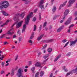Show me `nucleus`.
<instances>
[{
	"label": "nucleus",
	"instance_id": "obj_31",
	"mask_svg": "<svg viewBox=\"0 0 77 77\" xmlns=\"http://www.w3.org/2000/svg\"><path fill=\"white\" fill-rule=\"evenodd\" d=\"M48 56H49V54H46V56H44L43 57V58L44 59H47V58Z\"/></svg>",
	"mask_w": 77,
	"mask_h": 77
},
{
	"label": "nucleus",
	"instance_id": "obj_16",
	"mask_svg": "<svg viewBox=\"0 0 77 77\" xmlns=\"http://www.w3.org/2000/svg\"><path fill=\"white\" fill-rule=\"evenodd\" d=\"M26 29V25L24 24L23 27V29H22V33H24V32H25Z\"/></svg>",
	"mask_w": 77,
	"mask_h": 77
},
{
	"label": "nucleus",
	"instance_id": "obj_56",
	"mask_svg": "<svg viewBox=\"0 0 77 77\" xmlns=\"http://www.w3.org/2000/svg\"><path fill=\"white\" fill-rule=\"evenodd\" d=\"M45 31H47V30H48V28L47 27H46L45 29Z\"/></svg>",
	"mask_w": 77,
	"mask_h": 77
},
{
	"label": "nucleus",
	"instance_id": "obj_28",
	"mask_svg": "<svg viewBox=\"0 0 77 77\" xmlns=\"http://www.w3.org/2000/svg\"><path fill=\"white\" fill-rule=\"evenodd\" d=\"M39 72H38L35 74V77H39Z\"/></svg>",
	"mask_w": 77,
	"mask_h": 77
},
{
	"label": "nucleus",
	"instance_id": "obj_19",
	"mask_svg": "<svg viewBox=\"0 0 77 77\" xmlns=\"http://www.w3.org/2000/svg\"><path fill=\"white\" fill-rule=\"evenodd\" d=\"M63 26H61L57 30V32H60L62 30V29H63Z\"/></svg>",
	"mask_w": 77,
	"mask_h": 77
},
{
	"label": "nucleus",
	"instance_id": "obj_53",
	"mask_svg": "<svg viewBox=\"0 0 77 77\" xmlns=\"http://www.w3.org/2000/svg\"><path fill=\"white\" fill-rule=\"evenodd\" d=\"M75 15H76V16H77V11H75Z\"/></svg>",
	"mask_w": 77,
	"mask_h": 77
},
{
	"label": "nucleus",
	"instance_id": "obj_15",
	"mask_svg": "<svg viewBox=\"0 0 77 77\" xmlns=\"http://www.w3.org/2000/svg\"><path fill=\"white\" fill-rule=\"evenodd\" d=\"M4 2H2L0 3V9H3L4 8Z\"/></svg>",
	"mask_w": 77,
	"mask_h": 77
},
{
	"label": "nucleus",
	"instance_id": "obj_61",
	"mask_svg": "<svg viewBox=\"0 0 77 77\" xmlns=\"http://www.w3.org/2000/svg\"><path fill=\"white\" fill-rule=\"evenodd\" d=\"M3 24V22L2 21H0V25H1V24Z\"/></svg>",
	"mask_w": 77,
	"mask_h": 77
},
{
	"label": "nucleus",
	"instance_id": "obj_24",
	"mask_svg": "<svg viewBox=\"0 0 77 77\" xmlns=\"http://www.w3.org/2000/svg\"><path fill=\"white\" fill-rule=\"evenodd\" d=\"M66 67L65 66H63V69H64V71L65 72H67L68 71V69H66Z\"/></svg>",
	"mask_w": 77,
	"mask_h": 77
},
{
	"label": "nucleus",
	"instance_id": "obj_43",
	"mask_svg": "<svg viewBox=\"0 0 77 77\" xmlns=\"http://www.w3.org/2000/svg\"><path fill=\"white\" fill-rule=\"evenodd\" d=\"M1 64L2 65V67H3L5 65V62H2Z\"/></svg>",
	"mask_w": 77,
	"mask_h": 77
},
{
	"label": "nucleus",
	"instance_id": "obj_6",
	"mask_svg": "<svg viewBox=\"0 0 77 77\" xmlns=\"http://www.w3.org/2000/svg\"><path fill=\"white\" fill-rule=\"evenodd\" d=\"M53 41H54L53 39H50L49 40H42V42L43 43H45V42H46V43H49L50 42H53Z\"/></svg>",
	"mask_w": 77,
	"mask_h": 77
},
{
	"label": "nucleus",
	"instance_id": "obj_49",
	"mask_svg": "<svg viewBox=\"0 0 77 77\" xmlns=\"http://www.w3.org/2000/svg\"><path fill=\"white\" fill-rule=\"evenodd\" d=\"M51 29H52V26H51V25H50V26L49 29L50 30H51Z\"/></svg>",
	"mask_w": 77,
	"mask_h": 77
},
{
	"label": "nucleus",
	"instance_id": "obj_22",
	"mask_svg": "<svg viewBox=\"0 0 77 77\" xmlns=\"http://www.w3.org/2000/svg\"><path fill=\"white\" fill-rule=\"evenodd\" d=\"M2 12L3 14V15L5 16H7L8 15V14L6 13V12L4 11H2Z\"/></svg>",
	"mask_w": 77,
	"mask_h": 77
},
{
	"label": "nucleus",
	"instance_id": "obj_48",
	"mask_svg": "<svg viewBox=\"0 0 77 77\" xmlns=\"http://www.w3.org/2000/svg\"><path fill=\"white\" fill-rule=\"evenodd\" d=\"M53 73H51L49 77H53Z\"/></svg>",
	"mask_w": 77,
	"mask_h": 77
},
{
	"label": "nucleus",
	"instance_id": "obj_17",
	"mask_svg": "<svg viewBox=\"0 0 77 77\" xmlns=\"http://www.w3.org/2000/svg\"><path fill=\"white\" fill-rule=\"evenodd\" d=\"M9 20H8L6 21L5 23L3 24L0 26L1 27H4V26H5V25H7V24H8V23H9Z\"/></svg>",
	"mask_w": 77,
	"mask_h": 77
},
{
	"label": "nucleus",
	"instance_id": "obj_54",
	"mask_svg": "<svg viewBox=\"0 0 77 77\" xmlns=\"http://www.w3.org/2000/svg\"><path fill=\"white\" fill-rule=\"evenodd\" d=\"M35 34V32H33L32 33V34L31 35L32 36H34V35Z\"/></svg>",
	"mask_w": 77,
	"mask_h": 77
},
{
	"label": "nucleus",
	"instance_id": "obj_36",
	"mask_svg": "<svg viewBox=\"0 0 77 77\" xmlns=\"http://www.w3.org/2000/svg\"><path fill=\"white\" fill-rule=\"evenodd\" d=\"M47 45L46 44L45 45L44 47L42 48V50H43V49H44V48H45L46 47H47Z\"/></svg>",
	"mask_w": 77,
	"mask_h": 77
},
{
	"label": "nucleus",
	"instance_id": "obj_60",
	"mask_svg": "<svg viewBox=\"0 0 77 77\" xmlns=\"http://www.w3.org/2000/svg\"><path fill=\"white\" fill-rule=\"evenodd\" d=\"M17 38V36H16V35H15L13 36V38Z\"/></svg>",
	"mask_w": 77,
	"mask_h": 77
},
{
	"label": "nucleus",
	"instance_id": "obj_35",
	"mask_svg": "<svg viewBox=\"0 0 77 77\" xmlns=\"http://www.w3.org/2000/svg\"><path fill=\"white\" fill-rule=\"evenodd\" d=\"M67 41V40L66 39H64L62 41V42L63 43H65Z\"/></svg>",
	"mask_w": 77,
	"mask_h": 77
},
{
	"label": "nucleus",
	"instance_id": "obj_42",
	"mask_svg": "<svg viewBox=\"0 0 77 77\" xmlns=\"http://www.w3.org/2000/svg\"><path fill=\"white\" fill-rule=\"evenodd\" d=\"M21 38H22L21 37H20L19 38V42H20L21 40Z\"/></svg>",
	"mask_w": 77,
	"mask_h": 77
},
{
	"label": "nucleus",
	"instance_id": "obj_34",
	"mask_svg": "<svg viewBox=\"0 0 77 77\" xmlns=\"http://www.w3.org/2000/svg\"><path fill=\"white\" fill-rule=\"evenodd\" d=\"M39 20H41V18H41V13H39Z\"/></svg>",
	"mask_w": 77,
	"mask_h": 77
},
{
	"label": "nucleus",
	"instance_id": "obj_40",
	"mask_svg": "<svg viewBox=\"0 0 77 77\" xmlns=\"http://www.w3.org/2000/svg\"><path fill=\"white\" fill-rule=\"evenodd\" d=\"M71 53L70 52H69L67 53V54H66V56H69L70 55H71Z\"/></svg>",
	"mask_w": 77,
	"mask_h": 77
},
{
	"label": "nucleus",
	"instance_id": "obj_46",
	"mask_svg": "<svg viewBox=\"0 0 77 77\" xmlns=\"http://www.w3.org/2000/svg\"><path fill=\"white\" fill-rule=\"evenodd\" d=\"M73 26H74V25L73 24H71L69 26V28H71V27H73Z\"/></svg>",
	"mask_w": 77,
	"mask_h": 77
},
{
	"label": "nucleus",
	"instance_id": "obj_55",
	"mask_svg": "<svg viewBox=\"0 0 77 77\" xmlns=\"http://www.w3.org/2000/svg\"><path fill=\"white\" fill-rule=\"evenodd\" d=\"M56 16H55L54 17L53 20H56Z\"/></svg>",
	"mask_w": 77,
	"mask_h": 77
},
{
	"label": "nucleus",
	"instance_id": "obj_13",
	"mask_svg": "<svg viewBox=\"0 0 77 77\" xmlns=\"http://www.w3.org/2000/svg\"><path fill=\"white\" fill-rule=\"evenodd\" d=\"M35 66H38V67H39L40 68H42V67L41 66V63L37 62L35 64Z\"/></svg>",
	"mask_w": 77,
	"mask_h": 77
},
{
	"label": "nucleus",
	"instance_id": "obj_50",
	"mask_svg": "<svg viewBox=\"0 0 77 77\" xmlns=\"http://www.w3.org/2000/svg\"><path fill=\"white\" fill-rule=\"evenodd\" d=\"M5 73V71H1V74H4Z\"/></svg>",
	"mask_w": 77,
	"mask_h": 77
},
{
	"label": "nucleus",
	"instance_id": "obj_26",
	"mask_svg": "<svg viewBox=\"0 0 77 77\" xmlns=\"http://www.w3.org/2000/svg\"><path fill=\"white\" fill-rule=\"evenodd\" d=\"M56 7L55 6H54L52 9V11L53 12H56Z\"/></svg>",
	"mask_w": 77,
	"mask_h": 77
},
{
	"label": "nucleus",
	"instance_id": "obj_7",
	"mask_svg": "<svg viewBox=\"0 0 77 77\" xmlns=\"http://www.w3.org/2000/svg\"><path fill=\"white\" fill-rule=\"evenodd\" d=\"M4 2V5H3L4 8H7L9 6V2L7 1H4L2 3Z\"/></svg>",
	"mask_w": 77,
	"mask_h": 77
},
{
	"label": "nucleus",
	"instance_id": "obj_11",
	"mask_svg": "<svg viewBox=\"0 0 77 77\" xmlns=\"http://www.w3.org/2000/svg\"><path fill=\"white\" fill-rule=\"evenodd\" d=\"M73 72H74L75 74H77V67L75 69L72 70L71 71H70L69 72L70 73V74H72Z\"/></svg>",
	"mask_w": 77,
	"mask_h": 77
},
{
	"label": "nucleus",
	"instance_id": "obj_27",
	"mask_svg": "<svg viewBox=\"0 0 77 77\" xmlns=\"http://www.w3.org/2000/svg\"><path fill=\"white\" fill-rule=\"evenodd\" d=\"M52 51H53V49H52V48H49L48 49V52H51Z\"/></svg>",
	"mask_w": 77,
	"mask_h": 77
},
{
	"label": "nucleus",
	"instance_id": "obj_9",
	"mask_svg": "<svg viewBox=\"0 0 77 77\" xmlns=\"http://www.w3.org/2000/svg\"><path fill=\"white\" fill-rule=\"evenodd\" d=\"M14 33V30L13 28L12 29H10L9 31H8L7 32V35H12Z\"/></svg>",
	"mask_w": 77,
	"mask_h": 77
},
{
	"label": "nucleus",
	"instance_id": "obj_62",
	"mask_svg": "<svg viewBox=\"0 0 77 77\" xmlns=\"http://www.w3.org/2000/svg\"><path fill=\"white\" fill-rule=\"evenodd\" d=\"M70 73H69H69H67V75H70Z\"/></svg>",
	"mask_w": 77,
	"mask_h": 77
},
{
	"label": "nucleus",
	"instance_id": "obj_32",
	"mask_svg": "<svg viewBox=\"0 0 77 77\" xmlns=\"http://www.w3.org/2000/svg\"><path fill=\"white\" fill-rule=\"evenodd\" d=\"M36 25H35L34 26L33 31L35 32L36 31Z\"/></svg>",
	"mask_w": 77,
	"mask_h": 77
},
{
	"label": "nucleus",
	"instance_id": "obj_20",
	"mask_svg": "<svg viewBox=\"0 0 77 77\" xmlns=\"http://www.w3.org/2000/svg\"><path fill=\"white\" fill-rule=\"evenodd\" d=\"M61 56V55H59L58 57H57L55 59L54 61V62H56L59 58H60V57Z\"/></svg>",
	"mask_w": 77,
	"mask_h": 77
},
{
	"label": "nucleus",
	"instance_id": "obj_5",
	"mask_svg": "<svg viewBox=\"0 0 77 77\" xmlns=\"http://www.w3.org/2000/svg\"><path fill=\"white\" fill-rule=\"evenodd\" d=\"M71 19H72V17L68 18V20L65 22V24L66 26H67V25H68V24L71 23Z\"/></svg>",
	"mask_w": 77,
	"mask_h": 77
},
{
	"label": "nucleus",
	"instance_id": "obj_29",
	"mask_svg": "<svg viewBox=\"0 0 77 77\" xmlns=\"http://www.w3.org/2000/svg\"><path fill=\"white\" fill-rule=\"evenodd\" d=\"M42 25H40L39 27V29L38 30L39 32H41V29H42Z\"/></svg>",
	"mask_w": 77,
	"mask_h": 77
},
{
	"label": "nucleus",
	"instance_id": "obj_21",
	"mask_svg": "<svg viewBox=\"0 0 77 77\" xmlns=\"http://www.w3.org/2000/svg\"><path fill=\"white\" fill-rule=\"evenodd\" d=\"M25 15V14L22 13V14L20 15V17L21 18H23L24 17Z\"/></svg>",
	"mask_w": 77,
	"mask_h": 77
},
{
	"label": "nucleus",
	"instance_id": "obj_18",
	"mask_svg": "<svg viewBox=\"0 0 77 77\" xmlns=\"http://www.w3.org/2000/svg\"><path fill=\"white\" fill-rule=\"evenodd\" d=\"M43 36H44V34L41 35L40 36L38 37L37 38V40L38 41H40V40L42 38Z\"/></svg>",
	"mask_w": 77,
	"mask_h": 77
},
{
	"label": "nucleus",
	"instance_id": "obj_44",
	"mask_svg": "<svg viewBox=\"0 0 77 77\" xmlns=\"http://www.w3.org/2000/svg\"><path fill=\"white\" fill-rule=\"evenodd\" d=\"M20 29H19L17 31V33L20 35Z\"/></svg>",
	"mask_w": 77,
	"mask_h": 77
},
{
	"label": "nucleus",
	"instance_id": "obj_51",
	"mask_svg": "<svg viewBox=\"0 0 77 77\" xmlns=\"http://www.w3.org/2000/svg\"><path fill=\"white\" fill-rule=\"evenodd\" d=\"M33 37H34V36L31 35V36H30V38L31 39H32V38H33Z\"/></svg>",
	"mask_w": 77,
	"mask_h": 77
},
{
	"label": "nucleus",
	"instance_id": "obj_30",
	"mask_svg": "<svg viewBox=\"0 0 77 77\" xmlns=\"http://www.w3.org/2000/svg\"><path fill=\"white\" fill-rule=\"evenodd\" d=\"M47 60H48V59H46L45 60L43 61V64L44 65H45V63H46V62H47Z\"/></svg>",
	"mask_w": 77,
	"mask_h": 77
},
{
	"label": "nucleus",
	"instance_id": "obj_3",
	"mask_svg": "<svg viewBox=\"0 0 77 77\" xmlns=\"http://www.w3.org/2000/svg\"><path fill=\"white\" fill-rule=\"evenodd\" d=\"M19 14H16L14 18V20L17 21V22L19 20Z\"/></svg>",
	"mask_w": 77,
	"mask_h": 77
},
{
	"label": "nucleus",
	"instance_id": "obj_25",
	"mask_svg": "<svg viewBox=\"0 0 77 77\" xmlns=\"http://www.w3.org/2000/svg\"><path fill=\"white\" fill-rule=\"evenodd\" d=\"M14 72H15V70L13 69L11 72V75L12 76L14 75Z\"/></svg>",
	"mask_w": 77,
	"mask_h": 77
},
{
	"label": "nucleus",
	"instance_id": "obj_37",
	"mask_svg": "<svg viewBox=\"0 0 77 77\" xmlns=\"http://www.w3.org/2000/svg\"><path fill=\"white\" fill-rule=\"evenodd\" d=\"M47 22H45L44 23V24L43 25V27H45V26H46V25H47Z\"/></svg>",
	"mask_w": 77,
	"mask_h": 77
},
{
	"label": "nucleus",
	"instance_id": "obj_8",
	"mask_svg": "<svg viewBox=\"0 0 77 77\" xmlns=\"http://www.w3.org/2000/svg\"><path fill=\"white\" fill-rule=\"evenodd\" d=\"M44 2L42 1H40V4L39 5V6L40 7L41 9H44Z\"/></svg>",
	"mask_w": 77,
	"mask_h": 77
},
{
	"label": "nucleus",
	"instance_id": "obj_23",
	"mask_svg": "<svg viewBox=\"0 0 77 77\" xmlns=\"http://www.w3.org/2000/svg\"><path fill=\"white\" fill-rule=\"evenodd\" d=\"M40 74V77H42L44 74V72L43 71H41Z\"/></svg>",
	"mask_w": 77,
	"mask_h": 77
},
{
	"label": "nucleus",
	"instance_id": "obj_45",
	"mask_svg": "<svg viewBox=\"0 0 77 77\" xmlns=\"http://www.w3.org/2000/svg\"><path fill=\"white\" fill-rule=\"evenodd\" d=\"M8 44V42H5L4 43V45H6V44Z\"/></svg>",
	"mask_w": 77,
	"mask_h": 77
},
{
	"label": "nucleus",
	"instance_id": "obj_38",
	"mask_svg": "<svg viewBox=\"0 0 77 77\" xmlns=\"http://www.w3.org/2000/svg\"><path fill=\"white\" fill-rule=\"evenodd\" d=\"M69 43V42H67L65 45L64 46V47H66L67 46V45Z\"/></svg>",
	"mask_w": 77,
	"mask_h": 77
},
{
	"label": "nucleus",
	"instance_id": "obj_39",
	"mask_svg": "<svg viewBox=\"0 0 77 77\" xmlns=\"http://www.w3.org/2000/svg\"><path fill=\"white\" fill-rule=\"evenodd\" d=\"M36 20V17H34V18H33L32 20V21L35 22V21Z\"/></svg>",
	"mask_w": 77,
	"mask_h": 77
},
{
	"label": "nucleus",
	"instance_id": "obj_58",
	"mask_svg": "<svg viewBox=\"0 0 77 77\" xmlns=\"http://www.w3.org/2000/svg\"><path fill=\"white\" fill-rule=\"evenodd\" d=\"M27 71V69H24V72H26Z\"/></svg>",
	"mask_w": 77,
	"mask_h": 77
},
{
	"label": "nucleus",
	"instance_id": "obj_41",
	"mask_svg": "<svg viewBox=\"0 0 77 77\" xmlns=\"http://www.w3.org/2000/svg\"><path fill=\"white\" fill-rule=\"evenodd\" d=\"M18 55H17V56H16L15 57V60H17L18 58Z\"/></svg>",
	"mask_w": 77,
	"mask_h": 77
},
{
	"label": "nucleus",
	"instance_id": "obj_2",
	"mask_svg": "<svg viewBox=\"0 0 77 77\" xmlns=\"http://www.w3.org/2000/svg\"><path fill=\"white\" fill-rule=\"evenodd\" d=\"M69 12V10L68 9H66L64 13V17L63 18V20H64L65 19L66 17L67 16L68 13Z\"/></svg>",
	"mask_w": 77,
	"mask_h": 77
},
{
	"label": "nucleus",
	"instance_id": "obj_59",
	"mask_svg": "<svg viewBox=\"0 0 77 77\" xmlns=\"http://www.w3.org/2000/svg\"><path fill=\"white\" fill-rule=\"evenodd\" d=\"M57 18H58L60 17V15H57L55 16Z\"/></svg>",
	"mask_w": 77,
	"mask_h": 77
},
{
	"label": "nucleus",
	"instance_id": "obj_33",
	"mask_svg": "<svg viewBox=\"0 0 77 77\" xmlns=\"http://www.w3.org/2000/svg\"><path fill=\"white\" fill-rule=\"evenodd\" d=\"M35 69V67H33L31 69L32 72H34V71Z\"/></svg>",
	"mask_w": 77,
	"mask_h": 77
},
{
	"label": "nucleus",
	"instance_id": "obj_14",
	"mask_svg": "<svg viewBox=\"0 0 77 77\" xmlns=\"http://www.w3.org/2000/svg\"><path fill=\"white\" fill-rule=\"evenodd\" d=\"M77 39H76V40L74 41H71L70 42V45L71 46L72 45H74L75 44V43L77 42Z\"/></svg>",
	"mask_w": 77,
	"mask_h": 77
},
{
	"label": "nucleus",
	"instance_id": "obj_12",
	"mask_svg": "<svg viewBox=\"0 0 77 77\" xmlns=\"http://www.w3.org/2000/svg\"><path fill=\"white\" fill-rule=\"evenodd\" d=\"M67 1H66L65 2H64L63 4H61L59 8V10H60V9H61V8H62V7H63V6H65V5L66 4V3H67Z\"/></svg>",
	"mask_w": 77,
	"mask_h": 77
},
{
	"label": "nucleus",
	"instance_id": "obj_1",
	"mask_svg": "<svg viewBox=\"0 0 77 77\" xmlns=\"http://www.w3.org/2000/svg\"><path fill=\"white\" fill-rule=\"evenodd\" d=\"M32 15H33V13H31L29 15H28L27 16L26 18L25 19V24H26V25L28 24V23L29 22V21H30V18H31V17H32Z\"/></svg>",
	"mask_w": 77,
	"mask_h": 77
},
{
	"label": "nucleus",
	"instance_id": "obj_64",
	"mask_svg": "<svg viewBox=\"0 0 77 77\" xmlns=\"http://www.w3.org/2000/svg\"><path fill=\"white\" fill-rule=\"evenodd\" d=\"M57 72H58V71H57V70H56L55 71V74H57Z\"/></svg>",
	"mask_w": 77,
	"mask_h": 77
},
{
	"label": "nucleus",
	"instance_id": "obj_4",
	"mask_svg": "<svg viewBox=\"0 0 77 77\" xmlns=\"http://www.w3.org/2000/svg\"><path fill=\"white\" fill-rule=\"evenodd\" d=\"M23 22V21H21L17 23L16 25V29H19L20 27H21Z\"/></svg>",
	"mask_w": 77,
	"mask_h": 77
},
{
	"label": "nucleus",
	"instance_id": "obj_63",
	"mask_svg": "<svg viewBox=\"0 0 77 77\" xmlns=\"http://www.w3.org/2000/svg\"><path fill=\"white\" fill-rule=\"evenodd\" d=\"M25 4H28V2H27V1H25Z\"/></svg>",
	"mask_w": 77,
	"mask_h": 77
},
{
	"label": "nucleus",
	"instance_id": "obj_47",
	"mask_svg": "<svg viewBox=\"0 0 77 77\" xmlns=\"http://www.w3.org/2000/svg\"><path fill=\"white\" fill-rule=\"evenodd\" d=\"M28 42H29V43H30L31 44H32V43H33L32 41L31 40L29 41H28Z\"/></svg>",
	"mask_w": 77,
	"mask_h": 77
},
{
	"label": "nucleus",
	"instance_id": "obj_10",
	"mask_svg": "<svg viewBox=\"0 0 77 77\" xmlns=\"http://www.w3.org/2000/svg\"><path fill=\"white\" fill-rule=\"evenodd\" d=\"M75 0H70L69 2V5H68V7H70L72 5V4H73L74 2H75Z\"/></svg>",
	"mask_w": 77,
	"mask_h": 77
},
{
	"label": "nucleus",
	"instance_id": "obj_57",
	"mask_svg": "<svg viewBox=\"0 0 77 77\" xmlns=\"http://www.w3.org/2000/svg\"><path fill=\"white\" fill-rule=\"evenodd\" d=\"M16 23H14V24H13L12 25V26H11V28H12V27H14V25H15V24H16Z\"/></svg>",
	"mask_w": 77,
	"mask_h": 77
},
{
	"label": "nucleus",
	"instance_id": "obj_52",
	"mask_svg": "<svg viewBox=\"0 0 77 77\" xmlns=\"http://www.w3.org/2000/svg\"><path fill=\"white\" fill-rule=\"evenodd\" d=\"M42 54V53H41V52H39L38 54V56H40V55L41 54Z\"/></svg>",
	"mask_w": 77,
	"mask_h": 77
}]
</instances>
